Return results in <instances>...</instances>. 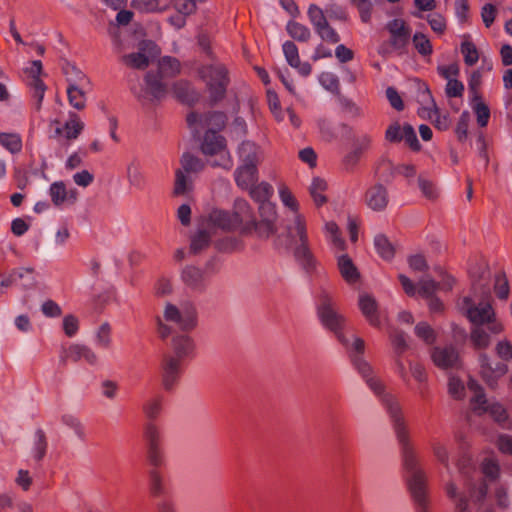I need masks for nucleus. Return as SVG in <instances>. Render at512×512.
Returning <instances> with one entry per match:
<instances>
[{
  "mask_svg": "<svg viewBox=\"0 0 512 512\" xmlns=\"http://www.w3.org/2000/svg\"><path fill=\"white\" fill-rule=\"evenodd\" d=\"M352 365L379 399L390 419L400 445L402 464L406 473L405 478L416 512H430L426 476L418 465L398 399L391 393L386 392L384 383L374 375L371 365L363 357H353Z\"/></svg>",
  "mask_w": 512,
  "mask_h": 512,
  "instance_id": "1",
  "label": "nucleus"
},
{
  "mask_svg": "<svg viewBox=\"0 0 512 512\" xmlns=\"http://www.w3.org/2000/svg\"><path fill=\"white\" fill-rule=\"evenodd\" d=\"M172 323L182 331H191L197 326V312L190 303L180 306L167 302L163 314L155 316L156 332L162 340L172 335Z\"/></svg>",
  "mask_w": 512,
  "mask_h": 512,
  "instance_id": "2",
  "label": "nucleus"
},
{
  "mask_svg": "<svg viewBox=\"0 0 512 512\" xmlns=\"http://www.w3.org/2000/svg\"><path fill=\"white\" fill-rule=\"evenodd\" d=\"M316 312L321 325L331 331L341 344H348L347 319L335 309L334 301L326 290L319 294Z\"/></svg>",
  "mask_w": 512,
  "mask_h": 512,
  "instance_id": "3",
  "label": "nucleus"
},
{
  "mask_svg": "<svg viewBox=\"0 0 512 512\" xmlns=\"http://www.w3.org/2000/svg\"><path fill=\"white\" fill-rule=\"evenodd\" d=\"M458 306L473 326L486 325L492 334H500L504 330L503 324L497 320L495 311L489 302L475 304L471 297L465 296Z\"/></svg>",
  "mask_w": 512,
  "mask_h": 512,
  "instance_id": "4",
  "label": "nucleus"
},
{
  "mask_svg": "<svg viewBox=\"0 0 512 512\" xmlns=\"http://www.w3.org/2000/svg\"><path fill=\"white\" fill-rule=\"evenodd\" d=\"M200 78L205 82L209 93L211 105H216L222 101L227 92L230 83L228 70L222 63L206 64L198 70Z\"/></svg>",
  "mask_w": 512,
  "mask_h": 512,
  "instance_id": "5",
  "label": "nucleus"
},
{
  "mask_svg": "<svg viewBox=\"0 0 512 512\" xmlns=\"http://www.w3.org/2000/svg\"><path fill=\"white\" fill-rule=\"evenodd\" d=\"M468 388L475 393L471 400L474 410L479 412L487 411L503 428H510L511 422L508 419L507 411L501 404L492 403L489 405L482 387L475 380L471 379L468 382Z\"/></svg>",
  "mask_w": 512,
  "mask_h": 512,
  "instance_id": "6",
  "label": "nucleus"
},
{
  "mask_svg": "<svg viewBox=\"0 0 512 512\" xmlns=\"http://www.w3.org/2000/svg\"><path fill=\"white\" fill-rule=\"evenodd\" d=\"M143 438L147 447V459L153 467H160L165 463L162 448L163 435L161 429L152 421L147 422L143 428Z\"/></svg>",
  "mask_w": 512,
  "mask_h": 512,
  "instance_id": "7",
  "label": "nucleus"
},
{
  "mask_svg": "<svg viewBox=\"0 0 512 512\" xmlns=\"http://www.w3.org/2000/svg\"><path fill=\"white\" fill-rule=\"evenodd\" d=\"M389 32L388 46L399 55L407 53L411 39V28L403 19H393L386 24Z\"/></svg>",
  "mask_w": 512,
  "mask_h": 512,
  "instance_id": "8",
  "label": "nucleus"
},
{
  "mask_svg": "<svg viewBox=\"0 0 512 512\" xmlns=\"http://www.w3.org/2000/svg\"><path fill=\"white\" fill-rule=\"evenodd\" d=\"M84 129V123L80 120L79 116L74 113H69V119L62 124L59 120H52L49 125L50 138L58 141L74 140Z\"/></svg>",
  "mask_w": 512,
  "mask_h": 512,
  "instance_id": "9",
  "label": "nucleus"
},
{
  "mask_svg": "<svg viewBox=\"0 0 512 512\" xmlns=\"http://www.w3.org/2000/svg\"><path fill=\"white\" fill-rule=\"evenodd\" d=\"M163 77L157 72L148 71L144 77V88L139 92L132 90L134 95L140 100L149 99L150 101L162 100L167 92V85L162 81Z\"/></svg>",
  "mask_w": 512,
  "mask_h": 512,
  "instance_id": "10",
  "label": "nucleus"
},
{
  "mask_svg": "<svg viewBox=\"0 0 512 512\" xmlns=\"http://www.w3.org/2000/svg\"><path fill=\"white\" fill-rule=\"evenodd\" d=\"M77 78H71L66 70L67 96L69 104L76 110H83L86 107V88L90 85L89 79L84 73H77Z\"/></svg>",
  "mask_w": 512,
  "mask_h": 512,
  "instance_id": "11",
  "label": "nucleus"
},
{
  "mask_svg": "<svg viewBox=\"0 0 512 512\" xmlns=\"http://www.w3.org/2000/svg\"><path fill=\"white\" fill-rule=\"evenodd\" d=\"M385 139L391 143L404 141L414 151L420 150L421 147L414 128L408 123L404 125L399 122L392 123L385 132Z\"/></svg>",
  "mask_w": 512,
  "mask_h": 512,
  "instance_id": "12",
  "label": "nucleus"
},
{
  "mask_svg": "<svg viewBox=\"0 0 512 512\" xmlns=\"http://www.w3.org/2000/svg\"><path fill=\"white\" fill-rule=\"evenodd\" d=\"M183 364L184 363L178 361L177 358H172L167 355L163 357L160 371L161 383L164 390L171 391L176 387L183 372Z\"/></svg>",
  "mask_w": 512,
  "mask_h": 512,
  "instance_id": "13",
  "label": "nucleus"
},
{
  "mask_svg": "<svg viewBox=\"0 0 512 512\" xmlns=\"http://www.w3.org/2000/svg\"><path fill=\"white\" fill-rule=\"evenodd\" d=\"M479 363L481 376L491 388H494L498 380L508 371V366L505 363L497 362L493 364L487 354L484 353L480 354Z\"/></svg>",
  "mask_w": 512,
  "mask_h": 512,
  "instance_id": "14",
  "label": "nucleus"
},
{
  "mask_svg": "<svg viewBox=\"0 0 512 512\" xmlns=\"http://www.w3.org/2000/svg\"><path fill=\"white\" fill-rule=\"evenodd\" d=\"M171 347L173 354L168 356L177 358L184 363L185 360L193 359L196 356V343L194 339L187 334H176L172 338Z\"/></svg>",
  "mask_w": 512,
  "mask_h": 512,
  "instance_id": "15",
  "label": "nucleus"
},
{
  "mask_svg": "<svg viewBox=\"0 0 512 512\" xmlns=\"http://www.w3.org/2000/svg\"><path fill=\"white\" fill-rule=\"evenodd\" d=\"M181 280L190 290L203 292L206 288L204 271L194 265H187L181 271Z\"/></svg>",
  "mask_w": 512,
  "mask_h": 512,
  "instance_id": "16",
  "label": "nucleus"
},
{
  "mask_svg": "<svg viewBox=\"0 0 512 512\" xmlns=\"http://www.w3.org/2000/svg\"><path fill=\"white\" fill-rule=\"evenodd\" d=\"M97 359L95 352L90 347L82 344L70 345L61 355V360L63 362H78L80 360H84L90 365H95L97 363Z\"/></svg>",
  "mask_w": 512,
  "mask_h": 512,
  "instance_id": "17",
  "label": "nucleus"
},
{
  "mask_svg": "<svg viewBox=\"0 0 512 512\" xmlns=\"http://www.w3.org/2000/svg\"><path fill=\"white\" fill-rule=\"evenodd\" d=\"M434 364L442 369L457 367L459 354L453 346L435 347L432 352Z\"/></svg>",
  "mask_w": 512,
  "mask_h": 512,
  "instance_id": "18",
  "label": "nucleus"
},
{
  "mask_svg": "<svg viewBox=\"0 0 512 512\" xmlns=\"http://www.w3.org/2000/svg\"><path fill=\"white\" fill-rule=\"evenodd\" d=\"M285 221V229L288 238L291 240L298 238L299 242L308 240L306 219L304 215L300 212L293 213L290 217L287 216Z\"/></svg>",
  "mask_w": 512,
  "mask_h": 512,
  "instance_id": "19",
  "label": "nucleus"
},
{
  "mask_svg": "<svg viewBox=\"0 0 512 512\" xmlns=\"http://www.w3.org/2000/svg\"><path fill=\"white\" fill-rule=\"evenodd\" d=\"M205 162H185L182 169H178L175 175L174 193L184 194L188 189V175L204 169Z\"/></svg>",
  "mask_w": 512,
  "mask_h": 512,
  "instance_id": "20",
  "label": "nucleus"
},
{
  "mask_svg": "<svg viewBox=\"0 0 512 512\" xmlns=\"http://www.w3.org/2000/svg\"><path fill=\"white\" fill-rule=\"evenodd\" d=\"M235 182L241 189H249L258 180V168L255 162H246L234 172Z\"/></svg>",
  "mask_w": 512,
  "mask_h": 512,
  "instance_id": "21",
  "label": "nucleus"
},
{
  "mask_svg": "<svg viewBox=\"0 0 512 512\" xmlns=\"http://www.w3.org/2000/svg\"><path fill=\"white\" fill-rule=\"evenodd\" d=\"M208 224L225 231H233L240 227L232 212L221 209H214L209 213Z\"/></svg>",
  "mask_w": 512,
  "mask_h": 512,
  "instance_id": "22",
  "label": "nucleus"
},
{
  "mask_svg": "<svg viewBox=\"0 0 512 512\" xmlns=\"http://www.w3.org/2000/svg\"><path fill=\"white\" fill-rule=\"evenodd\" d=\"M388 202L387 189L381 184L370 187L365 194V203L373 211H383Z\"/></svg>",
  "mask_w": 512,
  "mask_h": 512,
  "instance_id": "23",
  "label": "nucleus"
},
{
  "mask_svg": "<svg viewBox=\"0 0 512 512\" xmlns=\"http://www.w3.org/2000/svg\"><path fill=\"white\" fill-rule=\"evenodd\" d=\"M226 147V139L214 129H208L201 143V150L206 156H215Z\"/></svg>",
  "mask_w": 512,
  "mask_h": 512,
  "instance_id": "24",
  "label": "nucleus"
},
{
  "mask_svg": "<svg viewBox=\"0 0 512 512\" xmlns=\"http://www.w3.org/2000/svg\"><path fill=\"white\" fill-rule=\"evenodd\" d=\"M175 98L181 103L194 105L199 100V93L193 85L186 80L176 81L172 86Z\"/></svg>",
  "mask_w": 512,
  "mask_h": 512,
  "instance_id": "25",
  "label": "nucleus"
},
{
  "mask_svg": "<svg viewBox=\"0 0 512 512\" xmlns=\"http://www.w3.org/2000/svg\"><path fill=\"white\" fill-rule=\"evenodd\" d=\"M359 308L369 322L370 325L374 327H379L381 322L378 314V305L374 297L369 294H361L359 296Z\"/></svg>",
  "mask_w": 512,
  "mask_h": 512,
  "instance_id": "26",
  "label": "nucleus"
},
{
  "mask_svg": "<svg viewBox=\"0 0 512 512\" xmlns=\"http://www.w3.org/2000/svg\"><path fill=\"white\" fill-rule=\"evenodd\" d=\"M294 257L299 265L308 273L316 269L317 261L307 241H300L294 249Z\"/></svg>",
  "mask_w": 512,
  "mask_h": 512,
  "instance_id": "27",
  "label": "nucleus"
},
{
  "mask_svg": "<svg viewBox=\"0 0 512 512\" xmlns=\"http://www.w3.org/2000/svg\"><path fill=\"white\" fill-rule=\"evenodd\" d=\"M49 195L55 206H60L66 201L74 203L77 199V193L74 190L68 191L64 182L57 181L50 185Z\"/></svg>",
  "mask_w": 512,
  "mask_h": 512,
  "instance_id": "28",
  "label": "nucleus"
},
{
  "mask_svg": "<svg viewBox=\"0 0 512 512\" xmlns=\"http://www.w3.org/2000/svg\"><path fill=\"white\" fill-rule=\"evenodd\" d=\"M469 274L472 280V290L474 294H489V272L485 267H478L469 269Z\"/></svg>",
  "mask_w": 512,
  "mask_h": 512,
  "instance_id": "29",
  "label": "nucleus"
},
{
  "mask_svg": "<svg viewBox=\"0 0 512 512\" xmlns=\"http://www.w3.org/2000/svg\"><path fill=\"white\" fill-rule=\"evenodd\" d=\"M233 215L238 220V225H244V230L249 231V225L253 222L254 216L249 203L245 199L238 198L234 201Z\"/></svg>",
  "mask_w": 512,
  "mask_h": 512,
  "instance_id": "30",
  "label": "nucleus"
},
{
  "mask_svg": "<svg viewBox=\"0 0 512 512\" xmlns=\"http://www.w3.org/2000/svg\"><path fill=\"white\" fill-rule=\"evenodd\" d=\"M338 268L341 276L348 284H354L359 280L360 273L347 254L338 257Z\"/></svg>",
  "mask_w": 512,
  "mask_h": 512,
  "instance_id": "31",
  "label": "nucleus"
},
{
  "mask_svg": "<svg viewBox=\"0 0 512 512\" xmlns=\"http://www.w3.org/2000/svg\"><path fill=\"white\" fill-rule=\"evenodd\" d=\"M212 236L205 229L197 230L190 239L189 253L192 255L200 254L206 250L211 244Z\"/></svg>",
  "mask_w": 512,
  "mask_h": 512,
  "instance_id": "32",
  "label": "nucleus"
},
{
  "mask_svg": "<svg viewBox=\"0 0 512 512\" xmlns=\"http://www.w3.org/2000/svg\"><path fill=\"white\" fill-rule=\"evenodd\" d=\"M181 72L180 61L172 56H163L158 61V71L163 78H173Z\"/></svg>",
  "mask_w": 512,
  "mask_h": 512,
  "instance_id": "33",
  "label": "nucleus"
},
{
  "mask_svg": "<svg viewBox=\"0 0 512 512\" xmlns=\"http://www.w3.org/2000/svg\"><path fill=\"white\" fill-rule=\"evenodd\" d=\"M491 335H493L486 325H475L470 331V340L477 349H485L491 343Z\"/></svg>",
  "mask_w": 512,
  "mask_h": 512,
  "instance_id": "34",
  "label": "nucleus"
},
{
  "mask_svg": "<svg viewBox=\"0 0 512 512\" xmlns=\"http://www.w3.org/2000/svg\"><path fill=\"white\" fill-rule=\"evenodd\" d=\"M143 51L144 48L140 47L138 52L123 55L121 61L130 68L144 70L149 66L150 60Z\"/></svg>",
  "mask_w": 512,
  "mask_h": 512,
  "instance_id": "35",
  "label": "nucleus"
},
{
  "mask_svg": "<svg viewBox=\"0 0 512 512\" xmlns=\"http://www.w3.org/2000/svg\"><path fill=\"white\" fill-rule=\"evenodd\" d=\"M288 35L295 41L308 42L311 38L310 29L302 23L290 20L286 24Z\"/></svg>",
  "mask_w": 512,
  "mask_h": 512,
  "instance_id": "36",
  "label": "nucleus"
},
{
  "mask_svg": "<svg viewBox=\"0 0 512 512\" xmlns=\"http://www.w3.org/2000/svg\"><path fill=\"white\" fill-rule=\"evenodd\" d=\"M278 194L281 203L290 210L291 214L300 212V204L286 184H278Z\"/></svg>",
  "mask_w": 512,
  "mask_h": 512,
  "instance_id": "37",
  "label": "nucleus"
},
{
  "mask_svg": "<svg viewBox=\"0 0 512 512\" xmlns=\"http://www.w3.org/2000/svg\"><path fill=\"white\" fill-rule=\"evenodd\" d=\"M374 246L378 255L384 260H391L395 254V248L386 235L377 234L374 237Z\"/></svg>",
  "mask_w": 512,
  "mask_h": 512,
  "instance_id": "38",
  "label": "nucleus"
},
{
  "mask_svg": "<svg viewBox=\"0 0 512 512\" xmlns=\"http://www.w3.org/2000/svg\"><path fill=\"white\" fill-rule=\"evenodd\" d=\"M248 190L250 196L259 204L269 202L274 193L273 187L267 182H261L257 185L255 183Z\"/></svg>",
  "mask_w": 512,
  "mask_h": 512,
  "instance_id": "39",
  "label": "nucleus"
},
{
  "mask_svg": "<svg viewBox=\"0 0 512 512\" xmlns=\"http://www.w3.org/2000/svg\"><path fill=\"white\" fill-rule=\"evenodd\" d=\"M47 438L43 429L38 428L34 433V442L31 450L32 456L36 461H41L47 452Z\"/></svg>",
  "mask_w": 512,
  "mask_h": 512,
  "instance_id": "40",
  "label": "nucleus"
},
{
  "mask_svg": "<svg viewBox=\"0 0 512 512\" xmlns=\"http://www.w3.org/2000/svg\"><path fill=\"white\" fill-rule=\"evenodd\" d=\"M27 86L31 92L33 107L36 111H39L42 107L47 86L42 80H27Z\"/></svg>",
  "mask_w": 512,
  "mask_h": 512,
  "instance_id": "41",
  "label": "nucleus"
},
{
  "mask_svg": "<svg viewBox=\"0 0 512 512\" xmlns=\"http://www.w3.org/2000/svg\"><path fill=\"white\" fill-rule=\"evenodd\" d=\"M326 189L327 183L324 179L319 177L313 178L309 192L316 206H322L327 202V198L323 194Z\"/></svg>",
  "mask_w": 512,
  "mask_h": 512,
  "instance_id": "42",
  "label": "nucleus"
},
{
  "mask_svg": "<svg viewBox=\"0 0 512 512\" xmlns=\"http://www.w3.org/2000/svg\"><path fill=\"white\" fill-rule=\"evenodd\" d=\"M418 89H419V95H418L419 102L422 105H426L425 109L428 110V115L430 118H432L433 115L438 114V108L436 106V103L432 96V93H431L429 87L427 86V84H425V83H421L419 85Z\"/></svg>",
  "mask_w": 512,
  "mask_h": 512,
  "instance_id": "43",
  "label": "nucleus"
},
{
  "mask_svg": "<svg viewBox=\"0 0 512 512\" xmlns=\"http://www.w3.org/2000/svg\"><path fill=\"white\" fill-rule=\"evenodd\" d=\"M238 154L240 160H258V158L263 157L261 148L249 140L240 144Z\"/></svg>",
  "mask_w": 512,
  "mask_h": 512,
  "instance_id": "44",
  "label": "nucleus"
},
{
  "mask_svg": "<svg viewBox=\"0 0 512 512\" xmlns=\"http://www.w3.org/2000/svg\"><path fill=\"white\" fill-rule=\"evenodd\" d=\"M431 449H432L433 455L436 458V460L439 463H441L442 465H444L446 470L449 472L450 471L449 451H448L446 444H444L440 440L433 439L431 441Z\"/></svg>",
  "mask_w": 512,
  "mask_h": 512,
  "instance_id": "45",
  "label": "nucleus"
},
{
  "mask_svg": "<svg viewBox=\"0 0 512 512\" xmlns=\"http://www.w3.org/2000/svg\"><path fill=\"white\" fill-rule=\"evenodd\" d=\"M390 340L394 356H402L409 347L406 334L403 331L393 330L390 333Z\"/></svg>",
  "mask_w": 512,
  "mask_h": 512,
  "instance_id": "46",
  "label": "nucleus"
},
{
  "mask_svg": "<svg viewBox=\"0 0 512 512\" xmlns=\"http://www.w3.org/2000/svg\"><path fill=\"white\" fill-rule=\"evenodd\" d=\"M251 229H254L259 237L268 238L276 232V225L275 221L260 220L259 222H256L254 219L249 225V230Z\"/></svg>",
  "mask_w": 512,
  "mask_h": 512,
  "instance_id": "47",
  "label": "nucleus"
},
{
  "mask_svg": "<svg viewBox=\"0 0 512 512\" xmlns=\"http://www.w3.org/2000/svg\"><path fill=\"white\" fill-rule=\"evenodd\" d=\"M319 83L327 91L340 96V83L338 77L332 72H322Z\"/></svg>",
  "mask_w": 512,
  "mask_h": 512,
  "instance_id": "48",
  "label": "nucleus"
},
{
  "mask_svg": "<svg viewBox=\"0 0 512 512\" xmlns=\"http://www.w3.org/2000/svg\"><path fill=\"white\" fill-rule=\"evenodd\" d=\"M343 347L349 353L350 360L352 361L353 357L359 356L363 357V353L365 350L364 340L360 337L355 336L354 334L348 335V344H342Z\"/></svg>",
  "mask_w": 512,
  "mask_h": 512,
  "instance_id": "49",
  "label": "nucleus"
},
{
  "mask_svg": "<svg viewBox=\"0 0 512 512\" xmlns=\"http://www.w3.org/2000/svg\"><path fill=\"white\" fill-rule=\"evenodd\" d=\"M162 402V396L158 395L149 399L143 405V412L150 421L156 419L160 415L162 410Z\"/></svg>",
  "mask_w": 512,
  "mask_h": 512,
  "instance_id": "50",
  "label": "nucleus"
},
{
  "mask_svg": "<svg viewBox=\"0 0 512 512\" xmlns=\"http://www.w3.org/2000/svg\"><path fill=\"white\" fill-rule=\"evenodd\" d=\"M18 286L24 290L32 289L36 286V277L32 268L17 269Z\"/></svg>",
  "mask_w": 512,
  "mask_h": 512,
  "instance_id": "51",
  "label": "nucleus"
},
{
  "mask_svg": "<svg viewBox=\"0 0 512 512\" xmlns=\"http://www.w3.org/2000/svg\"><path fill=\"white\" fill-rule=\"evenodd\" d=\"M307 15L315 31L328 23L323 10L316 4L309 5Z\"/></svg>",
  "mask_w": 512,
  "mask_h": 512,
  "instance_id": "52",
  "label": "nucleus"
},
{
  "mask_svg": "<svg viewBox=\"0 0 512 512\" xmlns=\"http://www.w3.org/2000/svg\"><path fill=\"white\" fill-rule=\"evenodd\" d=\"M412 43L418 53L422 56H430L433 52L430 40L422 33H415L412 37Z\"/></svg>",
  "mask_w": 512,
  "mask_h": 512,
  "instance_id": "53",
  "label": "nucleus"
},
{
  "mask_svg": "<svg viewBox=\"0 0 512 512\" xmlns=\"http://www.w3.org/2000/svg\"><path fill=\"white\" fill-rule=\"evenodd\" d=\"M461 53L464 57V62L468 66H473L478 62L479 53L475 44L471 41H463L461 43Z\"/></svg>",
  "mask_w": 512,
  "mask_h": 512,
  "instance_id": "54",
  "label": "nucleus"
},
{
  "mask_svg": "<svg viewBox=\"0 0 512 512\" xmlns=\"http://www.w3.org/2000/svg\"><path fill=\"white\" fill-rule=\"evenodd\" d=\"M0 144L12 154L17 153L22 148V141L17 134L0 133Z\"/></svg>",
  "mask_w": 512,
  "mask_h": 512,
  "instance_id": "55",
  "label": "nucleus"
},
{
  "mask_svg": "<svg viewBox=\"0 0 512 512\" xmlns=\"http://www.w3.org/2000/svg\"><path fill=\"white\" fill-rule=\"evenodd\" d=\"M445 489L449 498L457 499L456 512H471L468 510V499L464 495L458 497L457 487L453 482L448 483Z\"/></svg>",
  "mask_w": 512,
  "mask_h": 512,
  "instance_id": "56",
  "label": "nucleus"
},
{
  "mask_svg": "<svg viewBox=\"0 0 512 512\" xmlns=\"http://www.w3.org/2000/svg\"><path fill=\"white\" fill-rule=\"evenodd\" d=\"M481 470L485 477L494 481L499 477L500 466L497 460L493 458H485L481 464Z\"/></svg>",
  "mask_w": 512,
  "mask_h": 512,
  "instance_id": "57",
  "label": "nucleus"
},
{
  "mask_svg": "<svg viewBox=\"0 0 512 512\" xmlns=\"http://www.w3.org/2000/svg\"><path fill=\"white\" fill-rule=\"evenodd\" d=\"M494 289L499 299L506 300L508 298L510 288L504 272H500L496 275Z\"/></svg>",
  "mask_w": 512,
  "mask_h": 512,
  "instance_id": "58",
  "label": "nucleus"
},
{
  "mask_svg": "<svg viewBox=\"0 0 512 512\" xmlns=\"http://www.w3.org/2000/svg\"><path fill=\"white\" fill-rule=\"evenodd\" d=\"M149 486L150 492L153 496H160L165 491L163 485V478L156 469H152L149 472Z\"/></svg>",
  "mask_w": 512,
  "mask_h": 512,
  "instance_id": "59",
  "label": "nucleus"
},
{
  "mask_svg": "<svg viewBox=\"0 0 512 512\" xmlns=\"http://www.w3.org/2000/svg\"><path fill=\"white\" fill-rule=\"evenodd\" d=\"M217 250L221 252H234L241 248V241L236 237H225L215 243Z\"/></svg>",
  "mask_w": 512,
  "mask_h": 512,
  "instance_id": "60",
  "label": "nucleus"
},
{
  "mask_svg": "<svg viewBox=\"0 0 512 512\" xmlns=\"http://www.w3.org/2000/svg\"><path fill=\"white\" fill-rule=\"evenodd\" d=\"M206 122L212 127L211 129H214L215 131L222 130L226 125L227 116L224 112L212 111L207 114Z\"/></svg>",
  "mask_w": 512,
  "mask_h": 512,
  "instance_id": "61",
  "label": "nucleus"
},
{
  "mask_svg": "<svg viewBox=\"0 0 512 512\" xmlns=\"http://www.w3.org/2000/svg\"><path fill=\"white\" fill-rule=\"evenodd\" d=\"M62 423L73 429L79 439L85 440V429L77 417L65 414L62 416Z\"/></svg>",
  "mask_w": 512,
  "mask_h": 512,
  "instance_id": "62",
  "label": "nucleus"
},
{
  "mask_svg": "<svg viewBox=\"0 0 512 512\" xmlns=\"http://www.w3.org/2000/svg\"><path fill=\"white\" fill-rule=\"evenodd\" d=\"M418 185L422 194L426 198L435 199L438 196V191L435 184L422 174H420L418 177Z\"/></svg>",
  "mask_w": 512,
  "mask_h": 512,
  "instance_id": "63",
  "label": "nucleus"
},
{
  "mask_svg": "<svg viewBox=\"0 0 512 512\" xmlns=\"http://www.w3.org/2000/svg\"><path fill=\"white\" fill-rule=\"evenodd\" d=\"M415 334L427 344L433 343L436 339L434 330L426 322H420L415 326Z\"/></svg>",
  "mask_w": 512,
  "mask_h": 512,
  "instance_id": "64",
  "label": "nucleus"
}]
</instances>
